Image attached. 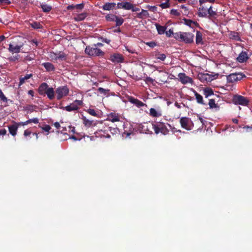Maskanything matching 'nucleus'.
Wrapping results in <instances>:
<instances>
[{
    "instance_id": "1",
    "label": "nucleus",
    "mask_w": 252,
    "mask_h": 252,
    "mask_svg": "<svg viewBox=\"0 0 252 252\" xmlns=\"http://www.w3.org/2000/svg\"><path fill=\"white\" fill-rule=\"evenodd\" d=\"M174 38L180 42L190 44L193 42L194 34L190 32H178L175 33Z\"/></svg>"
},
{
    "instance_id": "2",
    "label": "nucleus",
    "mask_w": 252,
    "mask_h": 252,
    "mask_svg": "<svg viewBox=\"0 0 252 252\" xmlns=\"http://www.w3.org/2000/svg\"><path fill=\"white\" fill-rule=\"evenodd\" d=\"M166 125L171 127L168 123H164L161 120L156 121L154 123V130L156 134L161 133L164 135H167L169 133V130L166 127Z\"/></svg>"
},
{
    "instance_id": "3",
    "label": "nucleus",
    "mask_w": 252,
    "mask_h": 252,
    "mask_svg": "<svg viewBox=\"0 0 252 252\" xmlns=\"http://www.w3.org/2000/svg\"><path fill=\"white\" fill-rule=\"evenodd\" d=\"M85 52L89 56L103 57L104 55V52L94 45L92 46L90 45L87 46Z\"/></svg>"
},
{
    "instance_id": "4",
    "label": "nucleus",
    "mask_w": 252,
    "mask_h": 252,
    "mask_svg": "<svg viewBox=\"0 0 252 252\" xmlns=\"http://www.w3.org/2000/svg\"><path fill=\"white\" fill-rule=\"evenodd\" d=\"M69 92V90L67 86L59 87L56 90L57 99L61 100L63 97L67 96Z\"/></svg>"
},
{
    "instance_id": "5",
    "label": "nucleus",
    "mask_w": 252,
    "mask_h": 252,
    "mask_svg": "<svg viewBox=\"0 0 252 252\" xmlns=\"http://www.w3.org/2000/svg\"><path fill=\"white\" fill-rule=\"evenodd\" d=\"M180 123L182 128L188 130L192 129L193 126V124L190 118L188 117H182L180 120Z\"/></svg>"
},
{
    "instance_id": "6",
    "label": "nucleus",
    "mask_w": 252,
    "mask_h": 252,
    "mask_svg": "<svg viewBox=\"0 0 252 252\" xmlns=\"http://www.w3.org/2000/svg\"><path fill=\"white\" fill-rule=\"evenodd\" d=\"M138 129L141 132L145 133H152L154 129V123H144L138 126Z\"/></svg>"
},
{
    "instance_id": "7",
    "label": "nucleus",
    "mask_w": 252,
    "mask_h": 252,
    "mask_svg": "<svg viewBox=\"0 0 252 252\" xmlns=\"http://www.w3.org/2000/svg\"><path fill=\"white\" fill-rule=\"evenodd\" d=\"M83 104V101L79 100H75L72 103L69 105L62 107L61 109L65 110L68 112L72 111H76L79 109V106H81Z\"/></svg>"
},
{
    "instance_id": "8",
    "label": "nucleus",
    "mask_w": 252,
    "mask_h": 252,
    "mask_svg": "<svg viewBox=\"0 0 252 252\" xmlns=\"http://www.w3.org/2000/svg\"><path fill=\"white\" fill-rule=\"evenodd\" d=\"M232 100L234 104L243 106H247L249 103L248 99L246 97L240 95H234Z\"/></svg>"
},
{
    "instance_id": "9",
    "label": "nucleus",
    "mask_w": 252,
    "mask_h": 252,
    "mask_svg": "<svg viewBox=\"0 0 252 252\" xmlns=\"http://www.w3.org/2000/svg\"><path fill=\"white\" fill-rule=\"evenodd\" d=\"M107 126L102 127L101 129H98L95 133L96 137L100 138H110L111 136L109 133L108 129L106 128Z\"/></svg>"
},
{
    "instance_id": "10",
    "label": "nucleus",
    "mask_w": 252,
    "mask_h": 252,
    "mask_svg": "<svg viewBox=\"0 0 252 252\" xmlns=\"http://www.w3.org/2000/svg\"><path fill=\"white\" fill-rule=\"evenodd\" d=\"M245 76L242 73H231L227 76V82L228 83H233L241 80Z\"/></svg>"
},
{
    "instance_id": "11",
    "label": "nucleus",
    "mask_w": 252,
    "mask_h": 252,
    "mask_svg": "<svg viewBox=\"0 0 252 252\" xmlns=\"http://www.w3.org/2000/svg\"><path fill=\"white\" fill-rule=\"evenodd\" d=\"M50 57L53 60L57 61V60H61L62 61H66L67 56L63 52H59V53H51Z\"/></svg>"
},
{
    "instance_id": "12",
    "label": "nucleus",
    "mask_w": 252,
    "mask_h": 252,
    "mask_svg": "<svg viewBox=\"0 0 252 252\" xmlns=\"http://www.w3.org/2000/svg\"><path fill=\"white\" fill-rule=\"evenodd\" d=\"M178 76L179 78L180 81L183 84H186L188 83L191 84L193 82L192 79L188 76H187L184 73H179Z\"/></svg>"
},
{
    "instance_id": "13",
    "label": "nucleus",
    "mask_w": 252,
    "mask_h": 252,
    "mask_svg": "<svg viewBox=\"0 0 252 252\" xmlns=\"http://www.w3.org/2000/svg\"><path fill=\"white\" fill-rule=\"evenodd\" d=\"M23 43H21L17 45L9 44L8 50L10 53H18L21 52V48L23 47Z\"/></svg>"
},
{
    "instance_id": "14",
    "label": "nucleus",
    "mask_w": 252,
    "mask_h": 252,
    "mask_svg": "<svg viewBox=\"0 0 252 252\" xmlns=\"http://www.w3.org/2000/svg\"><path fill=\"white\" fill-rule=\"evenodd\" d=\"M207 16L205 18H208L209 20L214 21L217 18L218 13L216 11L213 9V6H210L207 8Z\"/></svg>"
},
{
    "instance_id": "15",
    "label": "nucleus",
    "mask_w": 252,
    "mask_h": 252,
    "mask_svg": "<svg viewBox=\"0 0 252 252\" xmlns=\"http://www.w3.org/2000/svg\"><path fill=\"white\" fill-rule=\"evenodd\" d=\"M49 88L48 85L46 83H41L38 88V92L41 95L45 96L46 95V90Z\"/></svg>"
},
{
    "instance_id": "16",
    "label": "nucleus",
    "mask_w": 252,
    "mask_h": 252,
    "mask_svg": "<svg viewBox=\"0 0 252 252\" xmlns=\"http://www.w3.org/2000/svg\"><path fill=\"white\" fill-rule=\"evenodd\" d=\"M128 100H129V101L130 103L134 104L135 105H136L138 108H140L141 107H143V106H147L146 104L144 103L141 101H140V100H138V99L135 98H134L133 97H132V96H130L128 98Z\"/></svg>"
},
{
    "instance_id": "17",
    "label": "nucleus",
    "mask_w": 252,
    "mask_h": 252,
    "mask_svg": "<svg viewBox=\"0 0 252 252\" xmlns=\"http://www.w3.org/2000/svg\"><path fill=\"white\" fill-rule=\"evenodd\" d=\"M110 60L113 63H122L123 62L124 58L122 55L120 54H114L110 56Z\"/></svg>"
},
{
    "instance_id": "18",
    "label": "nucleus",
    "mask_w": 252,
    "mask_h": 252,
    "mask_svg": "<svg viewBox=\"0 0 252 252\" xmlns=\"http://www.w3.org/2000/svg\"><path fill=\"white\" fill-rule=\"evenodd\" d=\"M107 120L113 123L119 122L120 121V117L118 114L112 112L108 115Z\"/></svg>"
},
{
    "instance_id": "19",
    "label": "nucleus",
    "mask_w": 252,
    "mask_h": 252,
    "mask_svg": "<svg viewBox=\"0 0 252 252\" xmlns=\"http://www.w3.org/2000/svg\"><path fill=\"white\" fill-rule=\"evenodd\" d=\"M207 8L204 6H200L198 9L197 15L199 17H205L207 16Z\"/></svg>"
},
{
    "instance_id": "20",
    "label": "nucleus",
    "mask_w": 252,
    "mask_h": 252,
    "mask_svg": "<svg viewBox=\"0 0 252 252\" xmlns=\"http://www.w3.org/2000/svg\"><path fill=\"white\" fill-rule=\"evenodd\" d=\"M183 20L184 21L185 24L190 28H193L194 27H199V24L196 21L186 18L183 19Z\"/></svg>"
},
{
    "instance_id": "21",
    "label": "nucleus",
    "mask_w": 252,
    "mask_h": 252,
    "mask_svg": "<svg viewBox=\"0 0 252 252\" xmlns=\"http://www.w3.org/2000/svg\"><path fill=\"white\" fill-rule=\"evenodd\" d=\"M55 93L56 91H55L52 87H49L46 90V94L50 100H53L55 97Z\"/></svg>"
},
{
    "instance_id": "22",
    "label": "nucleus",
    "mask_w": 252,
    "mask_h": 252,
    "mask_svg": "<svg viewBox=\"0 0 252 252\" xmlns=\"http://www.w3.org/2000/svg\"><path fill=\"white\" fill-rule=\"evenodd\" d=\"M117 4L115 2H106L102 7L104 10H111L115 8Z\"/></svg>"
},
{
    "instance_id": "23",
    "label": "nucleus",
    "mask_w": 252,
    "mask_h": 252,
    "mask_svg": "<svg viewBox=\"0 0 252 252\" xmlns=\"http://www.w3.org/2000/svg\"><path fill=\"white\" fill-rule=\"evenodd\" d=\"M149 115L152 117H159L162 115L161 112L160 111L157 110L155 108H151L150 109Z\"/></svg>"
},
{
    "instance_id": "24",
    "label": "nucleus",
    "mask_w": 252,
    "mask_h": 252,
    "mask_svg": "<svg viewBox=\"0 0 252 252\" xmlns=\"http://www.w3.org/2000/svg\"><path fill=\"white\" fill-rule=\"evenodd\" d=\"M42 65L44 67L47 71H53L55 70V67L54 64L51 63H42Z\"/></svg>"
},
{
    "instance_id": "25",
    "label": "nucleus",
    "mask_w": 252,
    "mask_h": 252,
    "mask_svg": "<svg viewBox=\"0 0 252 252\" xmlns=\"http://www.w3.org/2000/svg\"><path fill=\"white\" fill-rule=\"evenodd\" d=\"M248 59L247 53L245 52H241L237 58V61L240 63H244Z\"/></svg>"
},
{
    "instance_id": "26",
    "label": "nucleus",
    "mask_w": 252,
    "mask_h": 252,
    "mask_svg": "<svg viewBox=\"0 0 252 252\" xmlns=\"http://www.w3.org/2000/svg\"><path fill=\"white\" fill-rule=\"evenodd\" d=\"M195 42L196 44L197 45H202L203 44L202 40V33L200 31H196Z\"/></svg>"
},
{
    "instance_id": "27",
    "label": "nucleus",
    "mask_w": 252,
    "mask_h": 252,
    "mask_svg": "<svg viewBox=\"0 0 252 252\" xmlns=\"http://www.w3.org/2000/svg\"><path fill=\"white\" fill-rule=\"evenodd\" d=\"M194 93L197 102L203 105H207V103L204 102L202 96L196 91Z\"/></svg>"
},
{
    "instance_id": "28",
    "label": "nucleus",
    "mask_w": 252,
    "mask_h": 252,
    "mask_svg": "<svg viewBox=\"0 0 252 252\" xmlns=\"http://www.w3.org/2000/svg\"><path fill=\"white\" fill-rule=\"evenodd\" d=\"M36 108H37V106L33 104L27 105L24 107V110L27 111V113L35 111Z\"/></svg>"
},
{
    "instance_id": "29",
    "label": "nucleus",
    "mask_w": 252,
    "mask_h": 252,
    "mask_svg": "<svg viewBox=\"0 0 252 252\" xmlns=\"http://www.w3.org/2000/svg\"><path fill=\"white\" fill-rule=\"evenodd\" d=\"M155 26L156 27V29L158 31V32L159 34H162L165 32V30L166 29V27L160 26V25L157 23L155 24Z\"/></svg>"
},
{
    "instance_id": "30",
    "label": "nucleus",
    "mask_w": 252,
    "mask_h": 252,
    "mask_svg": "<svg viewBox=\"0 0 252 252\" xmlns=\"http://www.w3.org/2000/svg\"><path fill=\"white\" fill-rule=\"evenodd\" d=\"M18 129V126L16 125H13L8 126L9 133L13 136L16 134Z\"/></svg>"
},
{
    "instance_id": "31",
    "label": "nucleus",
    "mask_w": 252,
    "mask_h": 252,
    "mask_svg": "<svg viewBox=\"0 0 252 252\" xmlns=\"http://www.w3.org/2000/svg\"><path fill=\"white\" fill-rule=\"evenodd\" d=\"M230 38L236 41H241L239 33L235 32H231L229 34Z\"/></svg>"
},
{
    "instance_id": "32",
    "label": "nucleus",
    "mask_w": 252,
    "mask_h": 252,
    "mask_svg": "<svg viewBox=\"0 0 252 252\" xmlns=\"http://www.w3.org/2000/svg\"><path fill=\"white\" fill-rule=\"evenodd\" d=\"M32 76V74H27L24 77H21L20 78V81L19 83V86H21L25 83V81L31 78Z\"/></svg>"
},
{
    "instance_id": "33",
    "label": "nucleus",
    "mask_w": 252,
    "mask_h": 252,
    "mask_svg": "<svg viewBox=\"0 0 252 252\" xmlns=\"http://www.w3.org/2000/svg\"><path fill=\"white\" fill-rule=\"evenodd\" d=\"M208 104L210 108L211 109L216 108L217 110H219L220 109V106L217 104H216L215 101L214 99H210Z\"/></svg>"
},
{
    "instance_id": "34",
    "label": "nucleus",
    "mask_w": 252,
    "mask_h": 252,
    "mask_svg": "<svg viewBox=\"0 0 252 252\" xmlns=\"http://www.w3.org/2000/svg\"><path fill=\"white\" fill-rule=\"evenodd\" d=\"M203 92H204V95H205V97H208L209 96H211V95L214 94L213 91L210 88H205L203 90Z\"/></svg>"
},
{
    "instance_id": "35",
    "label": "nucleus",
    "mask_w": 252,
    "mask_h": 252,
    "mask_svg": "<svg viewBox=\"0 0 252 252\" xmlns=\"http://www.w3.org/2000/svg\"><path fill=\"white\" fill-rule=\"evenodd\" d=\"M87 13L84 12L78 14L76 17H74V20L76 21H81L85 19L87 17Z\"/></svg>"
},
{
    "instance_id": "36",
    "label": "nucleus",
    "mask_w": 252,
    "mask_h": 252,
    "mask_svg": "<svg viewBox=\"0 0 252 252\" xmlns=\"http://www.w3.org/2000/svg\"><path fill=\"white\" fill-rule=\"evenodd\" d=\"M40 6L44 12H49L52 10V6L46 4L41 3Z\"/></svg>"
},
{
    "instance_id": "37",
    "label": "nucleus",
    "mask_w": 252,
    "mask_h": 252,
    "mask_svg": "<svg viewBox=\"0 0 252 252\" xmlns=\"http://www.w3.org/2000/svg\"><path fill=\"white\" fill-rule=\"evenodd\" d=\"M117 16L113 14H109L105 16V19L108 22H114L117 18Z\"/></svg>"
},
{
    "instance_id": "38",
    "label": "nucleus",
    "mask_w": 252,
    "mask_h": 252,
    "mask_svg": "<svg viewBox=\"0 0 252 252\" xmlns=\"http://www.w3.org/2000/svg\"><path fill=\"white\" fill-rule=\"evenodd\" d=\"M82 119L83 121V124L85 126L90 127L93 125V121L88 120L86 117L83 116Z\"/></svg>"
},
{
    "instance_id": "39",
    "label": "nucleus",
    "mask_w": 252,
    "mask_h": 252,
    "mask_svg": "<svg viewBox=\"0 0 252 252\" xmlns=\"http://www.w3.org/2000/svg\"><path fill=\"white\" fill-rule=\"evenodd\" d=\"M115 22L116 23V27H120L123 24L124 19L122 17L117 16Z\"/></svg>"
},
{
    "instance_id": "40",
    "label": "nucleus",
    "mask_w": 252,
    "mask_h": 252,
    "mask_svg": "<svg viewBox=\"0 0 252 252\" xmlns=\"http://www.w3.org/2000/svg\"><path fill=\"white\" fill-rule=\"evenodd\" d=\"M106 128H108L109 133H110L112 135L117 133L119 131V129L117 127H112L107 126Z\"/></svg>"
},
{
    "instance_id": "41",
    "label": "nucleus",
    "mask_w": 252,
    "mask_h": 252,
    "mask_svg": "<svg viewBox=\"0 0 252 252\" xmlns=\"http://www.w3.org/2000/svg\"><path fill=\"white\" fill-rule=\"evenodd\" d=\"M97 90L100 94L104 95H109V92H110V90L109 89H105L103 88L99 87L98 88Z\"/></svg>"
},
{
    "instance_id": "42",
    "label": "nucleus",
    "mask_w": 252,
    "mask_h": 252,
    "mask_svg": "<svg viewBox=\"0 0 252 252\" xmlns=\"http://www.w3.org/2000/svg\"><path fill=\"white\" fill-rule=\"evenodd\" d=\"M31 27L35 29H41L42 26L39 22H35L31 24Z\"/></svg>"
},
{
    "instance_id": "43",
    "label": "nucleus",
    "mask_w": 252,
    "mask_h": 252,
    "mask_svg": "<svg viewBox=\"0 0 252 252\" xmlns=\"http://www.w3.org/2000/svg\"><path fill=\"white\" fill-rule=\"evenodd\" d=\"M146 8H147L149 11H152L153 12H158V7L156 6H151L150 5H147L146 6Z\"/></svg>"
},
{
    "instance_id": "44",
    "label": "nucleus",
    "mask_w": 252,
    "mask_h": 252,
    "mask_svg": "<svg viewBox=\"0 0 252 252\" xmlns=\"http://www.w3.org/2000/svg\"><path fill=\"white\" fill-rule=\"evenodd\" d=\"M125 0H123L121 1L120 2H118L117 4V8H118V9H123L125 10L126 5H125Z\"/></svg>"
},
{
    "instance_id": "45",
    "label": "nucleus",
    "mask_w": 252,
    "mask_h": 252,
    "mask_svg": "<svg viewBox=\"0 0 252 252\" xmlns=\"http://www.w3.org/2000/svg\"><path fill=\"white\" fill-rule=\"evenodd\" d=\"M0 99L1 101L4 102H7L8 101H9V99H8L4 95L1 90L0 89Z\"/></svg>"
},
{
    "instance_id": "46",
    "label": "nucleus",
    "mask_w": 252,
    "mask_h": 252,
    "mask_svg": "<svg viewBox=\"0 0 252 252\" xmlns=\"http://www.w3.org/2000/svg\"><path fill=\"white\" fill-rule=\"evenodd\" d=\"M169 0H166L165 2L160 3L159 6L162 8H166L170 7Z\"/></svg>"
},
{
    "instance_id": "47",
    "label": "nucleus",
    "mask_w": 252,
    "mask_h": 252,
    "mask_svg": "<svg viewBox=\"0 0 252 252\" xmlns=\"http://www.w3.org/2000/svg\"><path fill=\"white\" fill-rule=\"evenodd\" d=\"M125 5H126L125 10H131V9L132 8L133 3L130 2H128V1L125 0Z\"/></svg>"
},
{
    "instance_id": "48",
    "label": "nucleus",
    "mask_w": 252,
    "mask_h": 252,
    "mask_svg": "<svg viewBox=\"0 0 252 252\" xmlns=\"http://www.w3.org/2000/svg\"><path fill=\"white\" fill-rule=\"evenodd\" d=\"M86 111L90 115L93 116H97L98 114L94 109L89 108L86 110Z\"/></svg>"
},
{
    "instance_id": "49",
    "label": "nucleus",
    "mask_w": 252,
    "mask_h": 252,
    "mask_svg": "<svg viewBox=\"0 0 252 252\" xmlns=\"http://www.w3.org/2000/svg\"><path fill=\"white\" fill-rule=\"evenodd\" d=\"M166 57V56L164 54H157L156 55V58L161 61H164Z\"/></svg>"
},
{
    "instance_id": "50",
    "label": "nucleus",
    "mask_w": 252,
    "mask_h": 252,
    "mask_svg": "<svg viewBox=\"0 0 252 252\" xmlns=\"http://www.w3.org/2000/svg\"><path fill=\"white\" fill-rule=\"evenodd\" d=\"M171 15L175 16H179L181 15V13L178 10L172 9L170 11V13Z\"/></svg>"
},
{
    "instance_id": "51",
    "label": "nucleus",
    "mask_w": 252,
    "mask_h": 252,
    "mask_svg": "<svg viewBox=\"0 0 252 252\" xmlns=\"http://www.w3.org/2000/svg\"><path fill=\"white\" fill-rule=\"evenodd\" d=\"M19 55H16L15 56H11L8 58V60L9 62H15L16 61H17L19 59Z\"/></svg>"
},
{
    "instance_id": "52",
    "label": "nucleus",
    "mask_w": 252,
    "mask_h": 252,
    "mask_svg": "<svg viewBox=\"0 0 252 252\" xmlns=\"http://www.w3.org/2000/svg\"><path fill=\"white\" fill-rule=\"evenodd\" d=\"M165 33L168 37H171L172 35L174 37V34H175V33L173 32V30L172 29H170L169 31H166Z\"/></svg>"
},
{
    "instance_id": "53",
    "label": "nucleus",
    "mask_w": 252,
    "mask_h": 252,
    "mask_svg": "<svg viewBox=\"0 0 252 252\" xmlns=\"http://www.w3.org/2000/svg\"><path fill=\"white\" fill-rule=\"evenodd\" d=\"M29 123L30 124L31 123H33L34 124H38L39 123V120L37 118H33L32 119H30L28 120Z\"/></svg>"
},
{
    "instance_id": "54",
    "label": "nucleus",
    "mask_w": 252,
    "mask_h": 252,
    "mask_svg": "<svg viewBox=\"0 0 252 252\" xmlns=\"http://www.w3.org/2000/svg\"><path fill=\"white\" fill-rule=\"evenodd\" d=\"M144 81H145V82L146 83H150L152 84L154 82V79H153V78H152L150 77H146L145 78V79H144Z\"/></svg>"
},
{
    "instance_id": "55",
    "label": "nucleus",
    "mask_w": 252,
    "mask_h": 252,
    "mask_svg": "<svg viewBox=\"0 0 252 252\" xmlns=\"http://www.w3.org/2000/svg\"><path fill=\"white\" fill-rule=\"evenodd\" d=\"M42 129L45 131L49 132L51 129V127L49 125H46L42 127Z\"/></svg>"
},
{
    "instance_id": "56",
    "label": "nucleus",
    "mask_w": 252,
    "mask_h": 252,
    "mask_svg": "<svg viewBox=\"0 0 252 252\" xmlns=\"http://www.w3.org/2000/svg\"><path fill=\"white\" fill-rule=\"evenodd\" d=\"M146 44V45H148L149 47L152 48H153L157 45L156 43L154 41L147 42Z\"/></svg>"
},
{
    "instance_id": "57",
    "label": "nucleus",
    "mask_w": 252,
    "mask_h": 252,
    "mask_svg": "<svg viewBox=\"0 0 252 252\" xmlns=\"http://www.w3.org/2000/svg\"><path fill=\"white\" fill-rule=\"evenodd\" d=\"M84 5L82 3L78 4L75 5V8H76L77 9L81 10V9H82L84 8Z\"/></svg>"
},
{
    "instance_id": "58",
    "label": "nucleus",
    "mask_w": 252,
    "mask_h": 252,
    "mask_svg": "<svg viewBox=\"0 0 252 252\" xmlns=\"http://www.w3.org/2000/svg\"><path fill=\"white\" fill-rule=\"evenodd\" d=\"M132 12H137L140 10V8L136 7L135 4L133 3L132 8L131 9Z\"/></svg>"
},
{
    "instance_id": "59",
    "label": "nucleus",
    "mask_w": 252,
    "mask_h": 252,
    "mask_svg": "<svg viewBox=\"0 0 252 252\" xmlns=\"http://www.w3.org/2000/svg\"><path fill=\"white\" fill-rule=\"evenodd\" d=\"M142 14L144 17H149V14L147 10L142 9Z\"/></svg>"
},
{
    "instance_id": "60",
    "label": "nucleus",
    "mask_w": 252,
    "mask_h": 252,
    "mask_svg": "<svg viewBox=\"0 0 252 252\" xmlns=\"http://www.w3.org/2000/svg\"><path fill=\"white\" fill-rule=\"evenodd\" d=\"M10 0H0V3H4L5 4H10L11 3Z\"/></svg>"
},
{
    "instance_id": "61",
    "label": "nucleus",
    "mask_w": 252,
    "mask_h": 252,
    "mask_svg": "<svg viewBox=\"0 0 252 252\" xmlns=\"http://www.w3.org/2000/svg\"><path fill=\"white\" fill-rule=\"evenodd\" d=\"M31 131H30L29 129H26L24 131V135L26 137L30 135L31 134Z\"/></svg>"
},
{
    "instance_id": "62",
    "label": "nucleus",
    "mask_w": 252,
    "mask_h": 252,
    "mask_svg": "<svg viewBox=\"0 0 252 252\" xmlns=\"http://www.w3.org/2000/svg\"><path fill=\"white\" fill-rule=\"evenodd\" d=\"M243 128L246 129L247 132L249 131V129L252 131V126H244Z\"/></svg>"
},
{
    "instance_id": "63",
    "label": "nucleus",
    "mask_w": 252,
    "mask_h": 252,
    "mask_svg": "<svg viewBox=\"0 0 252 252\" xmlns=\"http://www.w3.org/2000/svg\"><path fill=\"white\" fill-rule=\"evenodd\" d=\"M6 133L5 129H0V135H4Z\"/></svg>"
},
{
    "instance_id": "64",
    "label": "nucleus",
    "mask_w": 252,
    "mask_h": 252,
    "mask_svg": "<svg viewBox=\"0 0 252 252\" xmlns=\"http://www.w3.org/2000/svg\"><path fill=\"white\" fill-rule=\"evenodd\" d=\"M28 94L31 95L32 97H33L34 95V92L32 90H29L28 92Z\"/></svg>"
}]
</instances>
